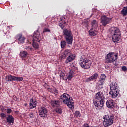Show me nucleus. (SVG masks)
<instances>
[{"instance_id":"nucleus-19","label":"nucleus","mask_w":127,"mask_h":127,"mask_svg":"<svg viewBox=\"0 0 127 127\" xmlns=\"http://www.w3.org/2000/svg\"><path fill=\"white\" fill-rule=\"evenodd\" d=\"M110 90H118V89H119V85L115 82H112L110 85Z\"/></svg>"},{"instance_id":"nucleus-11","label":"nucleus","mask_w":127,"mask_h":127,"mask_svg":"<svg viewBox=\"0 0 127 127\" xmlns=\"http://www.w3.org/2000/svg\"><path fill=\"white\" fill-rule=\"evenodd\" d=\"M66 16H63L60 18V20L59 22V25L62 29H64L65 25H67L68 23V20L66 19Z\"/></svg>"},{"instance_id":"nucleus-42","label":"nucleus","mask_w":127,"mask_h":127,"mask_svg":"<svg viewBox=\"0 0 127 127\" xmlns=\"http://www.w3.org/2000/svg\"><path fill=\"white\" fill-rule=\"evenodd\" d=\"M89 124L86 123V124H84L83 126V127H89Z\"/></svg>"},{"instance_id":"nucleus-16","label":"nucleus","mask_w":127,"mask_h":127,"mask_svg":"<svg viewBox=\"0 0 127 127\" xmlns=\"http://www.w3.org/2000/svg\"><path fill=\"white\" fill-rule=\"evenodd\" d=\"M6 122L8 123L9 125L14 123V118L11 115H8V117H6Z\"/></svg>"},{"instance_id":"nucleus-24","label":"nucleus","mask_w":127,"mask_h":127,"mask_svg":"<svg viewBox=\"0 0 127 127\" xmlns=\"http://www.w3.org/2000/svg\"><path fill=\"white\" fill-rule=\"evenodd\" d=\"M92 28L97 29L98 28V22L96 20H93L91 22Z\"/></svg>"},{"instance_id":"nucleus-13","label":"nucleus","mask_w":127,"mask_h":127,"mask_svg":"<svg viewBox=\"0 0 127 127\" xmlns=\"http://www.w3.org/2000/svg\"><path fill=\"white\" fill-rule=\"evenodd\" d=\"M47 113H48V110L47 108L42 107L39 111V115L41 118H45L47 116Z\"/></svg>"},{"instance_id":"nucleus-20","label":"nucleus","mask_w":127,"mask_h":127,"mask_svg":"<svg viewBox=\"0 0 127 127\" xmlns=\"http://www.w3.org/2000/svg\"><path fill=\"white\" fill-rule=\"evenodd\" d=\"M96 79H98V73H97L93 74L91 77L86 79L85 82H90V81H94V80H96Z\"/></svg>"},{"instance_id":"nucleus-44","label":"nucleus","mask_w":127,"mask_h":127,"mask_svg":"<svg viewBox=\"0 0 127 127\" xmlns=\"http://www.w3.org/2000/svg\"><path fill=\"white\" fill-rule=\"evenodd\" d=\"M126 4L127 5V0H126Z\"/></svg>"},{"instance_id":"nucleus-5","label":"nucleus","mask_w":127,"mask_h":127,"mask_svg":"<svg viewBox=\"0 0 127 127\" xmlns=\"http://www.w3.org/2000/svg\"><path fill=\"white\" fill-rule=\"evenodd\" d=\"M79 64L81 68L87 70H88V69H90L91 68V66H92L91 64H92L91 60L87 58L85 55L81 56L79 60Z\"/></svg>"},{"instance_id":"nucleus-27","label":"nucleus","mask_w":127,"mask_h":127,"mask_svg":"<svg viewBox=\"0 0 127 127\" xmlns=\"http://www.w3.org/2000/svg\"><path fill=\"white\" fill-rule=\"evenodd\" d=\"M66 41L65 40H63L61 41V47L62 49H64L65 47H66Z\"/></svg>"},{"instance_id":"nucleus-37","label":"nucleus","mask_w":127,"mask_h":127,"mask_svg":"<svg viewBox=\"0 0 127 127\" xmlns=\"http://www.w3.org/2000/svg\"><path fill=\"white\" fill-rule=\"evenodd\" d=\"M12 112V110H11V109L10 108H8L7 109V114H8V115H10V114Z\"/></svg>"},{"instance_id":"nucleus-38","label":"nucleus","mask_w":127,"mask_h":127,"mask_svg":"<svg viewBox=\"0 0 127 127\" xmlns=\"http://www.w3.org/2000/svg\"><path fill=\"white\" fill-rule=\"evenodd\" d=\"M69 75L70 76H74V72L72 70H70L68 72Z\"/></svg>"},{"instance_id":"nucleus-35","label":"nucleus","mask_w":127,"mask_h":127,"mask_svg":"<svg viewBox=\"0 0 127 127\" xmlns=\"http://www.w3.org/2000/svg\"><path fill=\"white\" fill-rule=\"evenodd\" d=\"M25 48V49H26V50H28L29 51L33 49L32 48L30 47V46H26Z\"/></svg>"},{"instance_id":"nucleus-23","label":"nucleus","mask_w":127,"mask_h":127,"mask_svg":"<svg viewBox=\"0 0 127 127\" xmlns=\"http://www.w3.org/2000/svg\"><path fill=\"white\" fill-rule=\"evenodd\" d=\"M104 84H105V81L104 80L99 79L97 83V86L99 89H103V88H104Z\"/></svg>"},{"instance_id":"nucleus-29","label":"nucleus","mask_w":127,"mask_h":127,"mask_svg":"<svg viewBox=\"0 0 127 127\" xmlns=\"http://www.w3.org/2000/svg\"><path fill=\"white\" fill-rule=\"evenodd\" d=\"M14 81H17L18 82H21L22 81H23V77H18L15 76V80Z\"/></svg>"},{"instance_id":"nucleus-7","label":"nucleus","mask_w":127,"mask_h":127,"mask_svg":"<svg viewBox=\"0 0 127 127\" xmlns=\"http://www.w3.org/2000/svg\"><path fill=\"white\" fill-rule=\"evenodd\" d=\"M42 39L41 38V36H40V33L37 30L36 32H34V35L33 36V47L35 49H38L39 48V44L37 43V42H40V40ZM37 41V42H35Z\"/></svg>"},{"instance_id":"nucleus-40","label":"nucleus","mask_w":127,"mask_h":127,"mask_svg":"<svg viewBox=\"0 0 127 127\" xmlns=\"http://www.w3.org/2000/svg\"><path fill=\"white\" fill-rule=\"evenodd\" d=\"M121 69H122V70L124 72L127 71V67H126V66H122V67H121Z\"/></svg>"},{"instance_id":"nucleus-8","label":"nucleus","mask_w":127,"mask_h":127,"mask_svg":"<svg viewBox=\"0 0 127 127\" xmlns=\"http://www.w3.org/2000/svg\"><path fill=\"white\" fill-rule=\"evenodd\" d=\"M63 34H64V36L67 44L72 45L73 43V34H72V32L70 30L66 29L63 31Z\"/></svg>"},{"instance_id":"nucleus-3","label":"nucleus","mask_w":127,"mask_h":127,"mask_svg":"<svg viewBox=\"0 0 127 127\" xmlns=\"http://www.w3.org/2000/svg\"><path fill=\"white\" fill-rule=\"evenodd\" d=\"M110 34L112 36V41L114 43L117 44L120 43L121 40V34L120 29L116 27H112L110 29Z\"/></svg>"},{"instance_id":"nucleus-12","label":"nucleus","mask_w":127,"mask_h":127,"mask_svg":"<svg viewBox=\"0 0 127 127\" xmlns=\"http://www.w3.org/2000/svg\"><path fill=\"white\" fill-rule=\"evenodd\" d=\"M15 39L19 44H22L24 43L25 37L22 34H18L15 36Z\"/></svg>"},{"instance_id":"nucleus-28","label":"nucleus","mask_w":127,"mask_h":127,"mask_svg":"<svg viewBox=\"0 0 127 127\" xmlns=\"http://www.w3.org/2000/svg\"><path fill=\"white\" fill-rule=\"evenodd\" d=\"M20 56H21L22 58H25V57H26V56H27V52L26 51L21 52L20 53Z\"/></svg>"},{"instance_id":"nucleus-26","label":"nucleus","mask_w":127,"mask_h":127,"mask_svg":"<svg viewBox=\"0 0 127 127\" xmlns=\"http://www.w3.org/2000/svg\"><path fill=\"white\" fill-rule=\"evenodd\" d=\"M60 77L62 80H67V75L64 72H61Z\"/></svg>"},{"instance_id":"nucleus-4","label":"nucleus","mask_w":127,"mask_h":127,"mask_svg":"<svg viewBox=\"0 0 127 127\" xmlns=\"http://www.w3.org/2000/svg\"><path fill=\"white\" fill-rule=\"evenodd\" d=\"M61 57L63 59H65L66 57H67L65 61V63L68 64V63L72 62L75 59L76 56L73 54L71 50L66 49L61 54Z\"/></svg>"},{"instance_id":"nucleus-10","label":"nucleus","mask_w":127,"mask_h":127,"mask_svg":"<svg viewBox=\"0 0 127 127\" xmlns=\"http://www.w3.org/2000/svg\"><path fill=\"white\" fill-rule=\"evenodd\" d=\"M112 18L107 17L106 15H103L101 18V23L103 26H106L107 24H109L112 22Z\"/></svg>"},{"instance_id":"nucleus-41","label":"nucleus","mask_w":127,"mask_h":127,"mask_svg":"<svg viewBox=\"0 0 127 127\" xmlns=\"http://www.w3.org/2000/svg\"><path fill=\"white\" fill-rule=\"evenodd\" d=\"M53 92H54L56 94H58V90L56 89H53Z\"/></svg>"},{"instance_id":"nucleus-36","label":"nucleus","mask_w":127,"mask_h":127,"mask_svg":"<svg viewBox=\"0 0 127 127\" xmlns=\"http://www.w3.org/2000/svg\"><path fill=\"white\" fill-rule=\"evenodd\" d=\"M29 116L31 119H33V118H34V114H33V113H30Z\"/></svg>"},{"instance_id":"nucleus-33","label":"nucleus","mask_w":127,"mask_h":127,"mask_svg":"<svg viewBox=\"0 0 127 127\" xmlns=\"http://www.w3.org/2000/svg\"><path fill=\"white\" fill-rule=\"evenodd\" d=\"M0 116L1 118H2V119H4V118H6V114H5L3 112H1L0 114Z\"/></svg>"},{"instance_id":"nucleus-25","label":"nucleus","mask_w":127,"mask_h":127,"mask_svg":"<svg viewBox=\"0 0 127 127\" xmlns=\"http://www.w3.org/2000/svg\"><path fill=\"white\" fill-rule=\"evenodd\" d=\"M121 14L123 16H126L127 14V7H124L121 10Z\"/></svg>"},{"instance_id":"nucleus-2","label":"nucleus","mask_w":127,"mask_h":127,"mask_svg":"<svg viewBox=\"0 0 127 127\" xmlns=\"http://www.w3.org/2000/svg\"><path fill=\"white\" fill-rule=\"evenodd\" d=\"M61 102L63 104H65L67 105V107L71 109V110L74 109L75 107V103L74 102V100L73 98L70 96L67 93H64L63 95H61L60 97Z\"/></svg>"},{"instance_id":"nucleus-15","label":"nucleus","mask_w":127,"mask_h":127,"mask_svg":"<svg viewBox=\"0 0 127 127\" xmlns=\"http://www.w3.org/2000/svg\"><path fill=\"white\" fill-rule=\"evenodd\" d=\"M106 106L107 108L113 109L115 107V102L112 99H109L106 101Z\"/></svg>"},{"instance_id":"nucleus-14","label":"nucleus","mask_w":127,"mask_h":127,"mask_svg":"<svg viewBox=\"0 0 127 127\" xmlns=\"http://www.w3.org/2000/svg\"><path fill=\"white\" fill-rule=\"evenodd\" d=\"M50 104L52 108H58V107H60V100L58 99H53L51 100Z\"/></svg>"},{"instance_id":"nucleus-32","label":"nucleus","mask_w":127,"mask_h":127,"mask_svg":"<svg viewBox=\"0 0 127 127\" xmlns=\"http://www.w3.org/2000/svg\"><path fill=\"white\" fill-rule=\"evenodd\" d=\"M56 112L57 114H62V109L61 108H57L56 109Z\"/></svg>"},{"instance_id":"nucleus-30","label":"nucleus","mask_w":127,"mask_h":127,"mask_svg":"<svg viewBox=\"0 0 127 127\" xmlns=\"http://www.w3.org/2000/svg\"><path fill=\"white\" fill-rule=\"evenodd\" d=\"M74 115H75V117H79V118H80V117H81L82 116L81 115V112L78 110H77L75 112Z\"/></svg>"},{"instance_id":"nucleus-21","label":"nucleus","mask_w":127,"mask_h":127,"mask_svg":"<svg viewBox=\"0 0 127 127\" xmlns=\"http://www.w3.org/2000/svg\"><path fill=\"white\" fill-rule=\"evenodd\" d=\"M96 29L91 28L89 31V34L90 36H96L98 34V31L96 30Z\"/></svg>"},{"instance_id":"nucleus-1","label":"nucleus","mask_w":127,"mask_h":127,"mask_svg":"<svg viewBox=\"0 0 127 127\" xmlns=\"http://www.w3.org/2000/svg\"><path fill=\"white\" fill-rule=\"evenodd\" d=\"M93 104L96 110H101L105 104V96L102 92H97L93 99Z\"/></svg>"},{"instance_id":"nucleus-17","label":"nucleus","mask_w":127,"mask_h":127,"mask_svg":"<svg viewBox=\"0 0 127 127\" xmlns=\"http://www.w3.org/2000/svg\"><path fill=\"white\" fill-rule=\"evenodd\" d=\"M37 105V101L36 100H33V99H31L30 100L29 107L30 109H34Z\"/></svg>"},{"instance_id":"nucleus-6","label":"nucleus","mask_w":127,"mask_h":127,"mask_svg":"<svg viewBox=\"0 0 127 127\" xmlns=\"http://www.w3.org/2000/svg\"><path fill=\"white\" fill-rule=\"evenodd\" d=\"M117 59H118V53L110 52L105 57V62L106 63H113L114 65H116Z\"/></svg>"},{"instance_id":"nucleus-43","label":"nucleus","mask_w":127,"mask_h":127,"mask_svg":"<svg viewBox=\"0 0 127 127\" xmlns=\"http://www.w3.org/2000/svg\"><path fill=\"white\" fill-rule=\"evenodd\" d=\"M84 23H88V20H85L84 21Z\"/></svg>"},{"instance_id":"nucleus-34","label":"nucleus","mask_w":127,"mask_h":127,"mask_svg":"<svg viewBox=\"0 0 127 127\" xmlns=\"http://www.w3.org/2000/svg\"><path fill=\"white\" fill-rule=\"evenodd\" d=\"M72 78H74V75H68V76H67V79L69 80V81L72 80Z\"/></svg>"},{"instance_id":"nucleus-39","label":"nucleus","mask_w":127,"mask_h":127,"mask_svg":"<svg viewBox=\"0 0 127 127\" xmlns=\"http://www.w3.org/2000/svg\"><path fill=\"white\" fill-rule=\"evenodd\" d=\"M43 32L44 33V32H50V30L48 28H45L43 31Z\"/></svg>"},{"instance_id":"nucleus-9","label":"nucleus","mask_w":127,"mask_h":127,"mask_svg":"<svg viewBox=\"0 0 127 127\" xmlns=\"http://www.w3.org/2000/svg\"><path fill=\"white\" fill-rule=\"evenodd\" d=\"M104 121H103V125L105 127H108L112 126L114 124V116L106 115L103 116Z\"/></svg>"},{"instance_id":"nucleus-22","label":"nucleus","mask_w":127,"mask_h":127,"mask_svg":"<svg viewBox=\"0 0 127 127\" xmlns=\"http://www.w3.org/2000/svg\"><path fill=\"white\" fill-rule=\"evenodd\" d=\"M15 76L10 74L5 77V80L6 82H13L15 81Z\"/></svg>"},{"instance_id":"nucleus-18","label":"nucleus","mask_w":127,"mask_h":127,"mask_svg":"<svg viewBox=\"0 0 127 127\" xmlns=\"http://www.w3.org/2000/svg\"><path fill=\"white\" fill-rule=\"evenodd\" d=\"M109 95H110L111 97L113 98V99H115V98H117L119 95V91L118 90H110L109 92Z\"/></svg>"},{"instance_id":"nucleus-31","label":"nucleus","mask_w":127,"mask_h":127,"mask_svg":"<svg viewBox=\"0 0 127 127\" xmlns=\"http://www.w3.org/2000/svg\"><path fill=\"white\" fill-rule=\"evenodd\" d=\"M100 80H101L102 81H106V75L104 74H101L100 77Z\"/></svg>"}]
</instances>
